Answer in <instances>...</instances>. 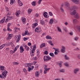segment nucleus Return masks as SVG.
Segmentation results:
<instances>
[{"label": "nucleus", "instance_id": "nucleus-1", "mask_svg": "<svg viewBox=\"0 0 80 80\" xmlns=\"http://www.w3.org/2000/svg\"><path fill=\"white\" fill-rule=\"evenodd\" d=\"M32 64V63H26L24 64V66L26 67H28V70H32L34 68V66H31V65Z\"/></svg>", "mask_w": 80, "mask_h": 80}, {"label": "nucleus", "instance_id": "nucleus-2", "mask_svg": "<svg viewBox=\"0 0 80 80\" xmlns=\"http://www.w3.org/2000/svg\"><path fill=\"white\" fill-rule=\"evenodd\" d=\"M36 48V46L35 45H33V48L32 49L31 51L30 52V54L31 56V57H33V56L34 55L35 53V48Z\"/></svg>", "mask_w": 80, "mask_h": 80}, {"label": "nucleus", "instance_id": "nucleus-3", "mask_svg": "<svg viewBox=\"0 0 80 80\" xmlns=\"http://www.w3.org/2000/svg\"><path fill=\"white\" fill-rule=\"evenodd\" d=\"M21 36L20 35L18 36V35H16L15 36V40H16V43H18L19 42V40H20V37Z\"/></svg>", "mask_w": 80, "mask_h": 80}, {"label": "nucleus", "instance_id": "nucleus-4", "mask_svg": "<svg viewBox=\"0 0 80 80\" xmlns=\"http://www.w3.org/2000/svg\"><path fill=\"white\" fill-rule=\"evenodd\" d=\"M51 60V58L49 56H45L44 57V62H47L48 60Z\"/></svg>", "mask_w": 80, "mask_h": 80}, {"label": "nucleus", "instance_id": "nucleus-5", "mask_svg": "<svg viewBox=\"0 0 80 80\" xmlns=\"http://www.w3.org/2000/svg\"><path fill=\"white\" fill-rule=\"evenodd\" d=\"M65 8H67V9H68V10H70V3L68 2H66L65 3Z\"/></svg>", "mask_w": 80, "mask_h": 80}, {"label": "nucleus", "instance_id": "nucleus-6", "mask_svg": "<svg viewBox=\"0 0 80 80\" xmlns=\"http://www.w3.org/2000/svg\"><path fill=\"white\" fill-rule=\"evenodd\" d=\"M61 47V52L63 53H65L66 52V48H65L63 46H62Z\"/></svg>", "mask_w": 80, "mask_h": 80}, {"label": "nucleus", "instance_id": "nucleus-7", "mask_svg": "<svg viewBox=\"0 0 80 80\" xmlns=\"http://www.w3.org/2000/svg\"><path fill=\"white\" fill-rule=\"evenodd\" d=\"M7 73H8V72L6 70H4V72H3L2 73V75L5 77V78H6V77H7Z\"/></svg>", "mask_w": 80, "mask_h": 80}, {"label": "nucleus", "instance_id": "nucleus-8", "mask_svg": "<svg viewBox=\"0 0 80 80\" xmlns=\"http://www.w3.org/2000/svg\"><path fill=\"white\" fill-rule=\"evenodd\" d=\"M9 15H11L10 13H8V17L6 19V20H12V17L8 16Z\"/></svg>", "mask_w": 80, "mask_h": 80}, {"label": "nucleus", "instance_id": "nucleus-9", "mask_svg": "<svg viewBox=\"0 0 80 80\" xmlns=\"http://www.w3.org/2000/svg\"><path fill=\"white\" fill-rule=\"evenodd\" d=\"M72 2L75 3L76 4H79V2H80V0H72Z\"/></svg>", "mask_w": 80, "mask_h": 80}, {"label": "nucleus", "instance_id": "nucleus-10", "mask_svg": "<svg viewBox=\"0 0 80 80\" xmlns=\"http://www.w3.org/2000/svg\"><path fill=\"white\" fill-rule=\"evenodd\" d=\"M70 14L72 15H75L76 14V10H73L71 12Z\"/></svg>", "mask_w": 80, "mask_h": 80}, {"label": "nucleus", "instance_id": "nucleus-11", "mask_svg": "<svg viewBox=\"0 0 80 80\" xmlns=\"http://www.w3.org/2000/svg\"><path fill=\"white\" fill-rule=\"evenodd\" d=\"M40 75V72L37 71L35 72V76L36 77H38Z\"/></svg>", "mask_w": 80, "mask_h": 80}, {"label": "nucleus", "instance_id": "nucleus-12", "mask_svg": "<svg viewBox=\"0 0 80 80\" xmlns=\"http://www.w3.org/2000/svg\"><path fill=\"white\" fill-rule=\"evenodd\" d=\"M43 67L44 68V70H48L50 69V68H48L47 66L46 65H43Z\"/></svg>", "mask_w": 80, "mask_h": 80}, {"label": "nucleus", "instance_id": "nucleus-13", "mask_svg": "<svg viewBox=\"0 0 80 80\" xmlns=\"http://www.w3.org/2000/svg\"><path fill=\"white\" fill-rule=\"evenodd\" d=\"M20 53H23L24 51V49L22 47V46L20 47Z\"/></svg>", "mask_w": 80, "mask_h": 80}, {"label": "nucleus", "instance_id": "nucleus-14", "mask_svg": "<svg viewBox=\"0 0 80 80\" xmlns=\"http://www.w3.org/2000/svg\"><path fill=\"white\" fill-rule=\"evenodd\" d=\"M72 9V10H77L78 9V7H77L75 6H74L72 7L71 8Z\"/></svg>", "mask_w": 80, "mask_h": 80}, {"label": "nucleus", "instance_id": "nucleus-15", "mask_svg": "<svg viewBox=\"0 0 80 80\" xmlns=\"http://www.w3.org/2000/svg\"><path fill=\"white\" fill-rule=\"evenodd\" d=\"M75 17L76 18L78 19L80 17V16H79V14H78V13H76L75 15Z\"/></svg>", "mask_w": 80, "mask_h": 80}, {"label": "nucleus", "instance_id": "nucleus-16", "mask_svg": "<svg viewBox=\"0 0 80 80\" xmlns=\"http://www.w3.org/2000/svg\"><path fill=\"white\" fill-rule=\"evenodd\" d=\"M18 3L19 6H22L23 5V3L20 0H18Z\"/></svg>", "mask_w": 80, "mask_h": 80}, {"label": "nucleus", "instance_id": "nucleus-17", "mask_svg": "<svg viewBox=\"0 0 80 80\" xmlns=\"http://www.w3.org/2000/svg\"><path fill=\"white\" fill-rule=\"evenodd\" d=\"M0 70H5V67L2 66H0Z\"/></svg>", "mask_w": 80, "mask_h": 80}, {"label": "nucleus", "instance_id": "nucleus-18", "mask_svg": "<svg viewBox=\"0 0 80 80\" xmlns=\"http://www.w3.org/2000/svg\"><path fill=\"white\" fill-rule=\"evenodd\" d=\"M45 45H46L45 44V43H42L40 46V48H42L43 47H45Z\"/></svg>", "mask_w": 80, "mask_h": 80}, {"label": "nucleus", "instance_id": "nucleus-19", "mask_svg": "<svg viewBox=\"0 0 80 80\" xmlns=\"http://www.w3.org/2000/svg\"><path fill=\"white\" fill-rule=\"evenodd\" d=\"M64 58L65 60H68L70 59V58L67 56V55L66 54L64 55Z\"/></svg>", "mask_w": 80, "mask_h": 80}, {"label": "nucleus", "instance_id": "nucleus-20", "mask_svg": "<svg viewBox=\"0 0 80 80\" xmlns=\"http://www.w3.org/2000/svg\"><path fill=\"white\" fill-rule=\"evenodd\" d=\"M47 14H48V13L46 12H44V13H43L44 16L46 18H48V17H49V16H48V17L47 16Z\"/></svg>", "mask_w": 80, "mask_h": 80}, {"label": "nucleus", "instance_id": "nucleus-21", "mask_svg": "<svg viewBox=\"0 0 80 80\" xmlns=\"http://www.w3.org/2000/svg\"><path fill=\"white\" fill-rule=\"evenodd\" d=\"M24 48L26 50H28V51L30 48L28 46H27L26 45H24Z\"/></svg>", "mask_w": 80, "mask_h": 80}, {"label": "nucleus", "instance_id": "nucleus-22", "mask_svg": "<svg viewBox=\"0 0 80 80\" xmlns=\"http://www.w3.org/2000/svg\"><path fill=\"white\" fill-rule=\"evenodd\" d=\"M38 25V24H37V23H33L32 24V28H35L36 27V26H37Z\"/></svg>", "mask_w": 80, "mask_h": 80}, {"label": "nucleus", "instance_id": "nucleus-23", "mask_svg": "<svg viewBox=\"0 0 80 80\" xmlns=\"http://www.w3.org/2000/svg\"><path fill=\"white\" fill-rule=\"evenodd\" d=\"M12 34H9L8 37L7 38V39H11V38L12 37Z\"/></svg>", "mask_w": 80, "mask_h": 80}, {"label": "nucleus", "instance_id": "nucleus-24", "mask_svg": "<svg viewBox=\"0 0 80 80\" xmlns=\"http://www.w3.org/2000/svg\"><path fill=\"white\" fill-rule=\"evenodd\" d=\"M5 17H4V18L0 21V23H3V22L5 21Z\"/></svg>", "mask_w": 80, "mask_h": 80}, {"label": "nucleus", "instance_id": "nucleus-25", "mask_svg": "<svg viewBox=\"0 0 80 80\" xmlns=\"http://www.w3.org/2000/svg\"><path fill=\"white\" fill-rule=\"evenodd\" d=\"M36 3V2H35L33 1L32 2L31 4L32 6H33V7H34V6H35V5H36V4H35Z\"/></svg>", "mask_w": 80, "mask_h": 80}, {"label": "nucleus", "instance_id": "nucleus-26", "mask_svg": "<svg viewBox=\"0 0 80 80\" xmlns=\"http://www.w3.org/2000/svg\"><path fill=\"white\" fill-rule=\"evenodd\" d=\"M10 45H11L12 48H15V46H14V44H13V42H11L10 43Z\"/></svg>", "mask_w": 80, "mask_h": 80}, {"label": "nucleus", "instance_id": "nucleus-27", "mask_svg": "<svg viewBox=\"0 0 80 80\" xmlns=\"http://www.w3.org/2000/svg\"><path fill=\"white\" fill-rule=\"evenodd\" d=\"M35 31L36 32H40L41 31V29H40V30L39 31V29H38V28H36L35 29Z\"/></svg>", "mask_w": 80, "mask_h": 80}, {"label": "nucleus", "instance_id": "nucleus-28", "mask_svg": "<svg viewBox=\"0 0 80 80\" xmlns=\"http://www.w3.org/2000/svg\"><path fill=\"white\" fill-rule=\"evenodd\" d=\"M46 39H51V40L52 39V37L49 36H46Z\"/></svg>", "mask_w": 80, "mask_h": 80}, {"label": "nucleus", "instance_id": "nucleus-29", "mask_svg": "<svg viewBox=\"0 0 80 80\" xmlns=\"http://www.w3.org/2000/svg\"><path fill=\"white\" fill-rule=\"evenodd\" d=\"M5 44H4L0 46V50H1V49H2V48H3L4 47H5Z\"/></svg>", "mask_w": 80, "mask_h": 80}, {"label": "nucleus", "instance_id": "nucleus-30", "mask_svg": "<svg viewBox=\"0 0 80 80\" xmlns=\"http://www.w3.org/2000/svg\"><path fill=\"white\" fill-rule=\"evenodd\" d=\"M49 55L50 56H51V57H55V55H54V54H53L52 52H51L49 53Z\"/></svg>", "mask_w": 80, "mask_h": 80}, {"label": "nucleus", "instance_id": "nucleus-31", "mask_svg": "<svg viewBox=\"0 0 80 80\" xmlns=\"http://www.w3.org/2000/svg\"><path fill=\"white\" fill-rule=\"evenodd\" d=\"M53 19H51L49 21V24H52V23H53Z\"/></svg>", "mask_w": 80, "mask_h": 80}, {"label": "nucleus", "instance_id": "nucleus-32", "mask_svg": "<svg viewBox=\"0 0 80 80\" xmlns=\"http://www.w3.org/2000/svg\"><path fill=\"white\" fill-rule=\"evenodd\" d=\"M64 65L66 66V67H69V64L67 62H65L64 63Z\"/></svg>", "mask_w": 80, "mask_h": 80}, {"label": "nucleus", "instance_id": "nucleus-33", "mask_svg": "<svg viewBox=\"0 0 80 80\" xmlns=\"http://www.w3.org/2000/svg\"><path fill=\"white\" fill-rule=\"evenodd\" d=\"M18 12V11L16 14V16H17L18 17L19 14H20V12Z\"/></svg>", "mask_w": 80, "mask_h": 80}, {"label": "nucleus", "instance_id": "nucleus-34", "mask_svg": "<svg viewBox=\"0 0 80 80\" xmlns=\"http://www.w3.org/2000/svg\"><path fill=\"white\" fill-rule=\"evenodd\" d=\"M32 10L30 9H29L28 10V13L30 14L32 12Z\"/></svg>", "mask_w": 80, "mask_h": 80}, {"label": "nucleus", "instance_id": "nucleus-35", "mask_svg": "<svg viewBox=\"0 0 80 80\" xmlns=\"http://www.w3.org/2000/svg\"><path fill=\"white\" fill-rule=\"evenodd\" d=\"M78 70H74L73 72L74 74H77L78 73Z\"/></svg>", "mask_w": 80, "mask_h": 80}, {"label": "nucleus", "instance_id": "nucleus-36", "mask_svg": "<svg viewBox=\"0 0 80 80\" xmlns=\"http://www.w3.org/2000/svg\"><path fill=\"white\" fill-rule=\"evenodd\" d=\"M49 44L51 45L52 46H53V44H52V41H49Z\"/></svg>", "mask_w": 80, "mask_h": 80}, {"label": "nucleus", "instance_id": "nucleus-37", "mask_svg": "<svg viewBox=\"0 0 80 80\" xmlns=\"http://www.w3.org/2000/svg\"><path fill=\"white\" fill-rule=\"evenodd\" d=\"M22 20L23 23H25V21H26V19H25V18H22Z\"/></svg>", "mask_w": 80, "mask_h": 80}, {"label": "nucleus", "instance_id": "nucleus-38", "mask_svg": "<svg viewBox=\"0 0 80 80\" xmlns=\"http://www.w3.org/2000/svg\"><path fill=\"white\" fill-rule=\"evenodd\" d=\"M28 38H28V37L26 38H23V40L24 41H26V40H28Z\"/></svg>", "mask_w": 80, "mask_h": 80}, {"label": "nucleus", "instance_id": "nucleus-39", "mask_svg": "<svg viewBox=\"0 0 80 80\" xmlns=\"http://www.w3.org/2000/svg\"><path fill=\"white\" fill-rule=\"evenodd\" d=\"M58 21H57V20L54 19L53 20V23H57Z\"/></svg>", "mask_w": 80, "mask_h": 80}, {"label": "nucleus", "instance_id": "nucleus-40", "mask_svg": "<svg viewBox=\"0 0 80 80\" xmlns=\"http://www.w3.org/2000/svg\"><path fill=\"white\" fill-rule=\"evenodd\" d=\"M57 28L58 29V32H60V27L58 26L57 27Z\"/></svg>", "mask_w": 80, "mask_h": 80}, {"label": "nucleus", "instance_id": "nucleus-41", "mask_svg": "<svg viewBox=\"0 0 80 80\" xmlns=\"http://www.w3.org/2000/svg\"><path fill=\"white\" fill-rule=\"evenodd\" d=\"M10 53L11 54H13V53H15V51H13V50H10Z\"/></svg>", "mask_w": 80, "mask_h": 80}, {"label": "nucleus", "instance_id": "nucleus-42", "mask_svg": "<svg viewBox=\"0 0 80 80\" xmlns=\"http://www.w3.org/2000/svg\"><path fill=\"white\" fill-rule=\"evenodd\" d=\"M74 50L75 51H79V50H80V49H79L78 48H77L76 49H74Z\"/></svg>", "mask_w": 80, "mask_h": 80}, {"label": "nucleus", "instance_id": "nucleus-43", "mask_svg": "<svg viewBox=\"0 0 80 80\" xmlns=\"http://www.w3.org/2000/svg\"><path fill=\"white\" fill-rule=\"evenodd\" d=\"M73 22L74 23H78V21L76 19H73Z\"/></svg>", "mask_w": 80, "mask_h": 80}, {"label": "nucleus", "instance_id": "nucleus-44", "mask_svg": "<svg viewBox=\"0 0 80 80\" xmlns=\"http://www.w3.org/2000/svg\"><path fill=\"white\" fill-rule=\"evenodd\" d=\"M10 3L11 5H13V0H11Z\"/></svg>", "mask_w": 80, "mask_h": 80}, {"label": "nucleus", "instance_id": "nucleus-45", "mask_svg": "<svg viewBox=\"0 0 80 80\" xmlns=\"http://www.w3.org/2000/svg\"><path fill=\"white\" fill-rule=\"evenodd\" d=\"M72 46H77V44L75 43H72Z\"/></svg>", "mask_w": 80, "mask_h": 80}, {"label": "nucleus", "instance_id": "nucleus-46", "mask_svg": "<svg viewBox=\"0 0 80 80\" xmlns=\"http://www.w3.org/2000/svg\"><path fill=\"white\" fill-rule=\"evenodd\" d=\"M13 65H18V63L16 62H13Z\"/></svg>", "mask_w": 80, "mask_h": 80}, {"label": "nucleus", "instance_id": "nucleus-47", "mask_svg": "<svg viewBox=\"0 0 80 80\" xmlns=\"http://www.w3.org/2000/svg\"><path fill=\"white\" fill-rule=\"evenodd\" d=\"M60 9L61 11V12H62V13H63V12H64V10H63V8H61Z\"/></svg>", "mask_w": 80, "mask_h": 80}, {"label": "nucleus", "instance_id": "nucleus-48", "mask_svg": "<svg viewBox=\"0 0 80 80\" xmlns=\"http://www.w3.org/2000/svg\"><path fill=\"white\" fill-rule=\"evenodd\" d=\"M40 22L42 25H43L44 24V21L43 20H41Z\"/></svg>", "mask_w": 80, "mask_h": 80}, {"label": "nucleus", "instance_id": "nucleus-49", "mask_svg": "<svg viewBox=\"0 0 80 80\" xmlns=\"http://www.w3.org/2000/svg\"><path fill=\"white\" fill-rule=\"evenodd\" d=\"M16 73H18V74H19V73H20V70H18L16 72Z\"/></svg>", "mask_w": 80, "mask_h": 80}, {"label": "nucleus", "instance_id": "nucleus-50", "mask_svg": "<svg viewBox=\"0 0 80 80\" xmlns=\"http://www.w3.org/2000/svg\"><path fill=\"white\" fill-rule=\"evenodd\" d=\"M49 13L50 16H52L53 15V14L51 12H49Z\"/></svg>", "mask_w": 80, "mask_h": 80}, {"label": "nucleus", "instance_id": "nucleus-51", "mask_svg": "<svg viewBox=\"0 0 80 80\" xmlns=\"http://www.w3.org/2000/svg\"><path fill=\"white\" fill-rule=\"evenodd\" d=\"M42 1V0H39L38 2V4L40 5V3H41V2Z\"/></svg>", "mask_w": 80, "mask_h": 80}, {"label": "nucleus", "instance_id": "nucleus-52", "mask_svg": "<svg viewBox=\"0 0 80 80\" xmlns=\"http://www.w3.org/2000/svg\"><path fill=\"white\" fill-rule=\"evenodd\" d=\"M77 57L78 59H80V54H78L77 56Z\"/></svg>", "mask_w": 80, "mask_h": 80}, {"label": "nucleus", "instance_id": "nucleus-53", "mask_svg": "<svg viewBox=\"0 0 80 80\" xmlns=\"http://www.w3.org/2000/svg\"><path fill=\"white\" fill-rule=\"evenodd\" d=\"M11 25V23H9L8 25V28H9V27H10V25Z\"/></svg>", "mask_w": 80, "mask_h": 80}, {"label": "nucleus", "instance_id": "nucleus-54", "mask_svg": "<svg viewBox=\"0 0 80 80\" xmlns=\"http://www.w3.org/2000/svg\"><path fill=\"white\" fill-rule=\"evenodd\" d=\"M14 29H15V32H17V30H18V28H17V27H15L14 28Z\"/></svg>", "mask_w": 80, "mask_h": 80}, {"label": "nucleus", "instance_id": "nucleus-55", "mask_svg": "<svg viewBox=\"0 0 80 80\" xmlns=\"http://www.w3.org/2000/svg\"><path fill=\"white\" fill-rule=\"evenodd\" d=\"M23 72L25 73V74L27 73V70H23Z\"/></svg>", "mask_w": 80, "mask_h": 80}, {"label": "nucleus", "instance_id": "nucleus-56", "mask_svg": "<svg viewBox=\"0 0 80 80\" xmlns=\"http://www.w3.org/2000/svg\"><path fill=\"white\" fill-rule=\"evenodd\" d=\"M47 71H48V70H44V74L47 73Z\"/></svg>", "mask_w": 80, "mask_h": 80}, {"label": "nucleus", "instance_id": "nucleus-57", "mask_svg": "<svg viewBox=\"0 0 80 80\" xmlns=\"http://www.w3.org/2000/svg\"><path fill=\"white\" fill-rule=\"evenodd\" d=\"M78 38L77 37H76L74 38L75 40H76V41L78 40Z\"/></svg>", "mask_w": 80, "mask_h": 80}, {"label": "nucleus", "instance_id": "nucleus-58", "mask_svg": "<svg viewBox=\"0 0 80 80\" xmlns=\"http://www.w3.org/2000/svg\"><path fill=\"white\" fill-rule=\"evenodd\" d=\"M61 73H65V71L64 70H61L60 71Z\"/></svg>", "mask_w": 80, "mask_h": 80}, {"label": "nucleus", "instance_id": "nucleus-59", "mask_svg": "<svg viewBox=\"0 0 80 80\" xmlns=\"http://www.w3.org/2000/svg\"><path fill=\"white\" fill-rule=\"evenodd\" d=\"M7 30H8V31H9V32H11V29H10V28H8Z\"/></svg>", "mask_w": 80, "mask_h": 80}, {"label": "nucleus", "instance_id": "nucleus-60", "mask_svg": "<svg viewBox=\"0 0 80 80\" xmlns=\"http://www.w3.org/2000/svg\"><path fill=\"white\" fill-rule=\"evenodd\" d=\"M64 5V4L63 3H62L61 5V8H62V7H63Z\"/></svg>", "mask_w": 80, "mask_h": 80}, {"label": "nucleus", "instance_id": "nucleus-61", "mask_svg": "<svg viewBox=\"0 0 80 80\" xmlns=\"http://www.w3.org/2000/svg\"><path fill=\"white\" fill-rule=\"evenodd\" d=\"M54 54H55V55H58V53L57 52L55 51L54 52Z\"/></svg>", "mask_w": 80, "mask_h": 80}, {"label": "nucleus", "instance_id": "nucleus-62", "mask_svg": "<svg viewBox=\"0 0 80 80\" xmlns=\"http://www.w3.org/2000/svg\"><path fill=\"white\" fill-rule=\"evenodd\" d=\"M37 53H40V52H39V49H37Z\"/></svg>", "mask_w": 80, "mask_h": 80}, {"label": "nucleus", "instance_id": "nucleus-63", "mask_svg": "<svg viewBox=\"0 0 80 80\" xmlns=\"http://www.w3.org/2000/svg\"><path fill=\"white\" fill-rule=\"evenodd\" d=\"M45 55H47V54H48V51H46L45 52Z\"/></svg>", "mask_w": 80, "mask_h": 80}, {"label": "nucleus", "instance_id": "nucleus-64", "mask_svg": "<svg viewBox=\"0 0 80 80\" xmlns=\"http://www.w3.org/2000/svg\"><path fill=\"white\" fill-rule=\"evenodd\" d=\"M39 16V14H38V13H36L35 14V16L36 17H38Z\"/></svg>", "mask_w": 80, "mask_h": 80}]
</instances>
